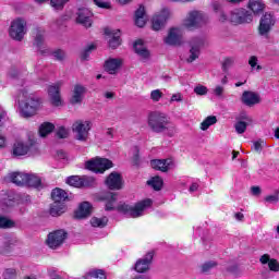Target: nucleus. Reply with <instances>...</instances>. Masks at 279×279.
Segmentation results:
<instances>
[{"instance_id":"1","label":"nucleus","mask_w":279,"mask_h":279,"mask_svg":"<svg viewBox=\"0 0 279 279\" xmlns=\"http://www.w3.org/2000/svg\"><path fill=\"white\" fill-rule=\"evenodd\" d=\"M206 23H208V14L204 11H190L181 25L170 27L168 36H182L186 32H194V29L204 27Z\"/></svg>"},{"instance_id":"2","label":"nucleus","mask_w":279,"mask_h":279,"mask_svg":"<svg viewBox=\"0 0 279 279\" xmlns=\"http://www.w3.org/2000/svg\"><path fill=\"white\" fill-rule=\"evenodd\" d=\"M148 128L156 134H166V136L175 135V124L169 121L167 114L158 111H153L148 114Z\"/></svg>"},{"instance_id":"3","label":"nucleus","mask_w":279,"mask_h":279,"mask_svg":"<svg viewBox=\"0 0 279 279\" xmlns=\"http://www.w3.org/2000/svg\"><path fill=\"white\" fill-rule=\"evenodd\" d=\"M19 106L21 117L29 119V117H34L38 110H40L43 100L38 98V96L29 94L27 93V89L23 88L20 90Z\"/></svg>"},{"instance_id":"4","label":"nucleus","mask_w":279,"mask_h":279,"mask_svg":"<svg viewBox=\"0 0 279 279\" xmlns=\"http://www.w3.org/2000/svg\"><path fill=\"white\" fill-rule=\"evenodd\" d=\"M149 206H151V199L146 198L136 203L134 206H130L128 204L119 205L118 211L122 213L126 217H132L133 219H136L138 217H143V213H145L146 208H149Z\"/></svg>"},{"instance_id":"5","label":"nucleus","mask_w":279,"mask_h":279,"mask_svg":"<svg viewBox=\"0 0 279 279\" xmlns=\"http://www.w3.org/2000/svg\"><path fill=\"white\" fill-rule=\"evenodd\" d=\"M93 129V122L88 120L75 121L72 125V132L74 138L81 143H86L90 136V130Z\"/></svg>"},{"instance_id":"6","label":"nucleus","mask_w":279,"mask_h":279,"mask_svg":"<svg viewBox=\"0 0 279 279\" xmlns=\"http://www.w3.org/2000/svg\"><path fill=\"white\" fill-rule=\"evenodd\" d=\"M169 19H171V10L169 8H163L159 12H156L150 20L153 32H162Z\"/></svg>"},{"instance_id":"7","label":"nucleus","mask_w":279,"mask_h":279,"mask_svg":"<svg viewBox=\"0 0 279 279\" xmlns=\"http://www.w3.org/2000/svg\"><path fill=\"white\" fill-rule=\"evenodd\" d=\"M229 21L233 25H243V23H252L254 16L245 9H234L230 13Z\"/></svg>"},{"instance_id":"8","label":"nucleus","mask_w":279,"mask_h":279,"mask_svg":"<svg viewBox=\"0 0 279 279\" xmlns=\"http://www.w3.org/2000/svg\"><path fill=\"white\" fill-rule=\"evenodd\" d=\"M85 167L94 173H104V171L112 169V161L106 158H96L87 161Z\"/></svg>"},{"instance_id":"9","label":"nucleus","mask_w":279,"mask_h":279,"mask_svg":"<svg viewBox=\"0 0 279 279\" xmlns=\"http://www.w3.org/2000/svg\"><path fill=\"white\" fill-rule=\"evenodd\" d=\"M35 47H37L38 51H40L41 56H49L52 54L56 60H59V62H62L65 58V53L62 49L54 50L51 52L49 49H45V38L43 36L35 37Z\"/></svg>"},{"instance_id":"10","label":"nucleus","mask_w":279,"mask_h":279,"mask_svg":"<svg viewBox=\"0 0 279 279\" xmlns=\"http://www.w3.org/2000/svg\"><path fill=\"white\" fill-rule=\"evenodd\" d=\"M66 239V232L62 229L50 232L47 238V245L51 250H58Z\"/></svg>"},{"instance_id":"11","label":"nucleus","mask_w":279,"mask_h":279,"mask_svg":"<svg viewBox=\"0 0 279 279\" xmlns=\"http://www.w3.org/2000/svg\"><path fill=\"white\" fill-rule=\"evenodd\" d=\"M9 34L10 36H25L27 34V22L21 17L13 20L9 28Z\"/></svg>"},{"instance_id":"12","label":"nucleus","mask_w":279,"mask_h":279,"mask_svg":"<svg viewBox=\"0 0 279 279\" xmlns=\"http://www.w3.org/2000/svg\"><path fill=\"white\" fill-rule=\"evenodd\" d=\"M190 56L186 59V62H195L197 58H199V53H202V47H204V40L199 37H193L190 41Z\"/></svg>"},{"instance_id":"13","label":"nucleus","mask_w":279,"mask_h":279,"mask_svg":"<svg viewBox=\"0 0 279 279\" xmlns=\"http://www.w3.org/2000/svg\"><path fill=\"white\" fill-rule=\"evenodd\" d=\"M76 23L83 25V27L93 26V12L86 8H81L76 12Z\"/></svg>"},{"instance_id":"14","label":"nucleus","mask_w":279,"mask_h":279,"mask_svg":"<svg viewBox=\"0 0 279 279\" xmlns=\"http://www.w3.org/2000/svg\"><path fill=\"white\" fill-rule=\"evenodd\" d=\"M60 88H62V82H57L48 87V95L52 106H62V97L60 96Z\"/></svg>"},{"instance_id":"15","label":"nucleus","mask_w":279,"mask_h":279,"mask_svg":"<svg viewBox=\"0 0 279 279\" xmlns=\"http://www.w3.org/2000/svg\"><path fill=\"white\" fill-rule=\"evenodd\" d=\"M133 50L144 62H147L151 56V52H149V49H147V46L143 39H137L133 43Z\"/></svg>"},{"instance_id":"16","label":"nucleus","mask_w":279,"mask_h":279,"mask_svg":"<svg viewBox=\"0 0 279 279\" xmlns=\"http://www.w3.org/2000/svg\"><path fill=\"white\" fill-rule=\"evenodd\" d=\"M95 180L90 177L72 175L66 179V184L74 186L75 189H82V186H90Z\"/></svg>"},{"instance_id":"17","label":"nucleus","mask_w":279,"mask_h":279,"mask_svg":"<svg viewBox=\"0 0 279 279\" xmlns=\"http://www.w3.org/2000/svg\"><path fill=\"white\" fill-rule=\"evenodd\" d=\"M276 24L274 15L271 13H265L259 22L258 32L260 36H265L268 32H271V26Z\"/></svg>"},{"instance_id":"18","label":"nucleus","mask_w":279,"mask_h":279,"mask_svg":"<svg viewBox=\"0 0 279 279\" xmlns=\"http://www.w3.org/2000/svg\"><path fill=\"white\" fill-rule=\"evenodd\" d=\"M105 184L110 191H120L123 186V178L118 172H111L107 177Z\"/></svg>"},{"instance_id":"19","label":"nucleus","mask_w":279,"mask_h":279,"mask_svg":"<svg viewBox=\"0 0 279 279\" xmlns=\"http://www.w3.org/2000/svg\"><path fill=\"white\" fill-rule=\"evenodd\" d=\"M85 95H86V87L82 84H76L72 88L70 102L73 106H75V104H82V101H84Z\"/></svg>"},{"instance_id":"20","label":"nucleus","mask_w":279,"mask_h":279,"mask_svg":"<svg viewBox=\"0 0 279 279\" xmlns=\"http://www.w3.org/2000/svg\"><path fill=\"white\" fill-rule=\"evenodd\" d=\"M150 167L153 169H156V171H162L163 173L169 171L170 169H173L174 163L173 159H154L150 161Z\"/></svg>"},{"instance_id":"21","label":"nucleus","mask_w":279,"mask_h":279,"mask_svg":"<svg viewBox=\"0 0 279 279\" xmlns=\"http://www.w3.org/2000/svg\"><path fill=\"white\" fill-rule=\"evenodd\" d=\"M17 199L16 195L12 192H1L0 193V208L5 210V208H12V206H16Z\"/></svg>"},{"instance_id":"22","label":"nucleus","mask_w":279,"mask_h":279,"mask_svg":"<svg viewBox=\"0 0 279 279\" xmlns=\"http://www.w3.org/2000/svg\"><path fill=\"white\" fill-rule=\"evenodd\" d=\"M151 260H154V253L149 252L135 263V271H137V274H145V271H148Z\"/></svg>"},{"instance_id":"23","label":"nucleus","mask_w":279,"mask_h":279,"mask_svg":"<svg viewBox=\"0 0 279 279\" xmlns=\"http://www.w3.org/2000/svg\"><path fill=\"white\" fill-rule=\"evenodd\" d=\"M122 64H123V59H119V58L108 59L105 62V71H107V73H110V75H114V73H117L119 69H121Z\"/></svg>"},{"instance_id":"24","label":"nucleus","mask_w":279,"mask_h":279,"mask_svg":"<svg viewBox=\"0 0 279 279\" xmlns=\"http://www.w3.org/2000/svg\"><path fill=\"white\" fill-rule=\"evenodd\" d=\"M242 104L244 106H256V104H260V96L254 92H244L242 94Z\"/></svg>"},{"instance_id":"25","label":"nucleus","mask_w":279,"mask_h":279,"mask_svg":"<svg viewBox=\"0 0 279 279\" xmlns=\"http://www.w3.org/2000/svg\"><path fill=\"white\" fill-rule=\"evenodd\" d=\"M134 21L137 27H145V25L147 24V14L145 13V7L140 5V8L135 11Z\"/></svg>"},{"instance_id":"26","label":"nucleus","mask_w":279,"mask_h":279,"mask_svg":"<svg viewBox=\"0 0 279 279\" xmlns=\"http://www.w3.org/2000/svg\"><path fill=\"white\" fill-rule=\"evenodd\" d=\"M90 213H93V206L88 202H83L78 209L75 213L76 219H85V217H89Z\"/></svg>"},{"instance_id":"27","label":"nucleus","mask_w":279,"mask_h":279,"mask_svg":"<svg viewBox=\"0 0 279 279\" xmlns=\"http://www.w3.org/2000/svg\"><path fill=\"white\" fill-rule=\"evenodd\" d=\"M9 180L13 184H16V186H25V183L27 182V173L13 172L9 174Z\"/></svg>"},{"instance_id":"28","label":"nucleus","mask_w":279,"mask_h":279,"mask_svg":"<svg viewBox=\"0 0 279 279\" xmlns=\"http://www.w3.org/2000/svg\"><path fill=\"white\" fill-rule=\"evenodd\" d=\"M66 211V205L61 202H53L50 206V215L51 217H60V215H63V213Z\"/></svg>"},{"instance_id":"29","label":"nucleus","mask_w":279,"mask_h":279,"mask_svg":"<svg viewBox=\"0 0 279 279\" xmlns=\"http://www.w3.org/2000/svg\"><path fill=\"white\" fill-rule=\"evenodd\" d=\"M24 186H31L33 189H43V180L36 174H27L26 183Z\"/></svg>"},{"instance_id":"30","label":"nucleus","mask_w":279,"mask_h":279,"mask_svg":"<svg viewBox=\"0 0 279 279\" xmlns=\"http://www.w3.org/2000/svg\"><path fill=\"white\" fill-rule=\"evenodd\" d=\"M248 10H252L254 14H260L265 10V2L263 0H248Z\"/></svg>"},{"instance_id":"31","label":"nucleus","mask_w":279,"mask_h":279,"mask_svg":"<svg viewBox=\"0 0 279 279\" xmlns=\"http://www.w3.org/2000/svg\"><path fill=\"white\" fill-rule=\"evenodd\" d=\"M51 197L53 202H60L61 204H64L63 202H65L69 198V194L66 193V191L57 187L52 190Z\"/></svg>"},{"instance_id":"32","label":"nucleus","mask_w":279,"mask_h":279,"mask_svg":"<svg viewBox=\"0 0 279 279\" xmlns=\"http://www.w3.org/2000/svg\"><path fill=\"white\" fill-rule=\"evenodd\" d=\"M102 199L106 203V210H114V203L117 202V194L112 192H106L102 194Z\"/></svg>"},{"instance_id":"33","label":"nucleus","mask_w":279,"mask_h":279,"mask_svg":"<svg viewBox=\"0 0 279 279\" xmlns=\"http://www.w3.org/2000/svg\"><path fill=\"white\" fill-rule=\"evenodd\" d=\"M29 151V146L25 145L23 142H16L13 145V156H25Z\"/></svg>"},{"instance_id":"34","label":"nucleus","mask_w":279,"mask_h":279,"mask_svg":"<svg viewBox=\"0 0 279 279\" xmlns=\"http://www.w3.org/2000/svg\"><path fill=\"white\" fill-rule=\"evenodd\" d=\"M15 245H19V240H7L2 244H0V254H10V250H12V247H14Z\"/></svg>"},{"instance_id":"35","label":"nucleus","mask_w":279,"mask_h":279,"mask_svg":"<svg viewBox=\"0 0 279 279\" xmlns=\"http://www.w3.org/2000/svg\"><path fill=\"white\" fill-rule=\"evenodd\" d=\"M184 37L182 36H167L163 39V43H166V45H170V47H180V45H182V43H184Z\"/></svg>"},{"instance_id":"36","label":"nucleus","mask_w":279,"mask_h":279,"mask_svg":"<svg viewBox=\"0 0 279 279\" xmlns=\"http://www.w3.org/2000/svg\"><path fill=\"white\" fill-rule=\"evenodd\" d=\"M53 130H56V125H53V123L50 122H44L40 126H39V136L45 137L48 134H51V132H53Z\"/></svg>"},{"instance_id":"37","label":"nucleus","mask_w":279,"mask_h":279,"mask_svg":"<svg viewBox=\"0 0 279 279\" xmlns=\"http://www.w3.org/2000/svg\"><path fill=\"white\" fill-rule=\"evenodd\" d=\"M234 62H236V58H234V57L225 58V60L222 61V64H221V69L223 71V73H228V71H230V69H232V66H234Z\"/></svg>"},{"instance_id":"38","label":"nucleus","mask_w":279,"mask_h":279,"mask_svg":"<svg viewBox=\"0 0 279 279\" xmlns=\"http://www.w3.org/2000/svg\"><path fill=\"white\" fill-rule=\"evenodd\" d=\"M19 271L15 268H5L2 271L1 279H17Z\"/></svg>"},{"instance_id":"39","label":"nucleus","mask_w":279,"mask_h":279,"mask_svg":"<svg viewBox=\"0 0 279 279\" xmlns=\"http://www.w3.org/2000/svg\"><path fill=\"white\" fill-rule=\"evenodd\" d=\"M90 225L93 226V228H106V226H108V217H94L90 220Z\"/></svg>"},{"instance_id":"40","label":"nucleus","mask_w":279,"mask_h":279,"mask_svg":"<svg viewBox=\"0 0 279 279\" xmlns=\"http://www.w3.org/2000/svg\"><path fill=\"white\" fill-rule=\"evenodd\" d=\"M217 123V117L215 116H208L202 123H201V130L203 132H206L210 125H215Z\"/></svg>"},{"instance_id":"41","label":"nucleus","mask_w":279,"mask_h":279,"mask_svg":"<svg viewBox=\"0 0 279 279\" xmlns=\"http://www.w3.org/2000/svg\"><path fill=\"white\" fill-rule=\"evenodd\" d=\"M148 186H151L154 191H160L162 189V178L154 177L147 181Z\"/></svg>"},{"instance_id":"42","label":"nucleus","mask_w":279,"mask_h":279,"mask_svg":"<svg viewBox=\"0 0 279 279\" xmlns=\"http://www.w3.org/2000/svg\"><path fill=\"white\" fill-rule=\"evenodd\" d=\"M85 279H106V272L104 270H93L85 276Z\"/></svg>"},{"instance_id":"43","label":"nucleus","mask_w":279,"mask_h":279,"mask_svg":"<svg viewBox=\"0 0 279 279\" xmlns=\"http://www.w3.org/2000/svg\"><path fill=\"white\" fill-rule=\"evenodd\" d=\"M247 125H250L247 122L238 120L234 124L235 132L238 134H245V130H247Z\"/></svg>"},{"instance_id":"44","label":"nucleus","mask_w":279,"mask_h":279,"mask_svg":"<svg viewBox=\"0 0 279 279\" xmlns=\"http://www.w3.org/2000/svg\"><path fill=\"white\" fill-rule=\"evenodd\" d=\"M248 64L252 71H263V66L258 64V57L256 56L250 57Z\"/></svg>"},{"instance_id":"45","label":"nucleus","mask_w":279,"mask_h":279,"mask_svg":"<svg viewBox=\"0 0 279 279\" xmlns=\"http://www.w3.org/2000/svg\"><path fill=\"white\" fill-rule=\"evenodd\" d=\"M95 49H97V45H88L87 48L82 52L81 60H88V58H90V51H95Z\"/></svg>"},{"instance_id":"46","label":"nucleus","mask_w":279,"mask_h":279,"mask_svg":"<svg viewBox=\"0 0 279 279\" xmlns=\"http://www.w3.org/2000/svg\"><path fill=\"white\" fill-rule=\"evenodd\" d=\"M66 3H69V0H50V5L53 10H62Z\"/></svg>"},{"instance_id":"47","label":"nucleus","mask_w":279,"mask_h":279,"mask_svg":"<svg viewBox=\"0 0 279 279\" xmlns=\"http://www.w3.org/2000/svg\"><path fill=\"white\" fill-rule=\"evenodd\" d=\"M0 228H2V229L14 228V221H12L3 216H0Z\"/></svg>"},{"instance_id":"48","label":"nucleus","mask_w":279,"mask_h":279,"mask_svg":"<svg viewBox=\"0 0 279 279\" xmlns=\"http://www.w3.org/2000/svg\"><path fill=\"white\" fill-rule=\"evenodd\" d=\"M120 34H121V29L119 28H112L108 26L104 28L105 36H119Z\"/></svg>"},{"instance_id":"49","label":"nucleus","mask_w":279,"mask_h":279,"mask_svg":"<svg viewBox=\"0 0 279 279\" xmlns=\"http://www.w3.org/2000/svg\"><path fill=\"white\" fill-rule=\"evenodd\" d=\"M217 267V262H207L203 264L202 266V272L203 274H209L211 269H215Z\"/></svg>"},{"instance_id":"50","label":"nucleus","mask_w":279,"mask_h":279,"mask_svg":"<svg viewBox=\"0 0 279 279\" xmlns=\"http://www.w3.org/2000/svg\"><path fill=\"white\" fill-rule=\"evenodd\" d=\"M121 45V37L119 36H112L109 39V47L110 49H117Z\"/></svg>"},{"instance_id":"51","label":"nucleus","mask_w":279,"mask_h":279,"mask_svg":"<svg viewBox=\"0 0 279 279\" xmlns=\"http://www.w3.org/2000/svg\"><path fill=\"white\" fill-rule=\"evenodd\" d=\"M57 136L58 138H69V129L64 126H59L57 129Z\"/></svg>"},{"instance_id":"52","label":"nucleus","mask_w":279,"mask_h":279,"mask_svg":"<svg viewBox=\"0 0 279 279\" xmlns=\"http://www.w3.org/2000/svg\"><path fill=\"white\" fill-rule=\"evenodd\" d=\"M150 99L156 102L160 101V99H162V92H160V89H154L150 93Z\"/></svg>"},{"instance_id":"53","label":"nucleus","mask_w":279,"mask_h":279,"mask_svg":"<svg viewBox=\"0 0 279 279\" xmlns=\"http://www.w3.org/2000/svg\"><path fill=\"white\" fill-rule=\"evenodd\" d=\"M194 93H196L197 95H207L208 94V87L204 86V85H197L194 88Z\"/></svg>"},{"instance_id":"54","label":"nucleus","mask_w":279,"mask_h":279,"mask_svg":"<svg viewBox=\"0 0 279 279\" xmlns=\"http://www.w3.org/2000/svg\"><path fill=\"white\" fill-rule=\"evenodd\" d=\"M238 121H244V123H252V117H250L246 112H241L238 117Z\"/></svg>"},{"instance_id":"55","label":"nucleus","mask_w":279,"mask_h":279,"mask_svg":"<svg viewBox=\"0 0 279 279\" xmlns=\"http://www.w3.org/2000/svg\"><path fill=\"white\" fill-rule=\"evenodd\" d=\"M95 5L98 8H102L105 10H110V2H106L102 0H94Z\"/></svg>"},{"instance_id":"56","label":"nucleus","mask_w":279,"mask_h":279,"mask_svg":"<svg viewBox=\"0 0 279 279\" xmlns=\"http://www.w3.org/2000/svg\"><path fill=\"white\" fill-rule=\"evenodd\" d=\"M268 267L270 271H279V263L277 259H270L268 263Z\"/></svg>"},{"instance_id":"57","label":"nucleus","mask_w":279,"mask_h":279,"mask_svg":"<svg viewBox=\"0 0 279 279\" xmlns=\"http://www.w3.org/2000/svg\"><path fill=\"white\" fill-rule=\"evenodd\" d=\"M198 189H199V181L198 180L193 181L189 187V193H197Z\"/></svg>"},{"instance_id":"58","label":"nucleus","mask_w":279,"mask_h":279,"mask_svg":"<svg viewBox=\"0 0 279 279\" xmlns=\"http://www.w3.org/2000/svg\"><path fill=\"white\" fill-rule=\"evenodd\" d=\"M49 277H50L51 279H64V277H62V275H60V274L58 272V270H56V269H50V270H49Z\"/></svg>"},{"instance_id":"59","label":"nucleus","mask_w":279,"mask_h":279,"mask_svg":"<svg viewBox=\"0 0 279 279\" xmlns=\"http://www.w3.org/2000/svg\"><path fill=\"white\" fill-rule=\"evenodd\" d=\"M223 90H225L223 86L218 85L213 89V93L214 95H216V97H221L223 95Z\"/></svg>"},{"instance_id":"60","label":"nucleus","mask_w":279,"mask_h":279,"mask_svg":"<svg viewBox=\"0 0 279 279\" xmlns=\"http://www.w3.org/2000/svg\"><path fill=\"white\" fill-rule=\"evenodd\" d=\"M278 199H279L278 194L268 195L265 197V202H267L268 204H276V202H278Z\"/></svg>"},{"instance_id":"61","label":"nucleus","mask_w":279,"mask_h":279,"mask_svg":"<svg viewBox=\"0 0 279 279\" xmlns=\"http://www.w3.org/2000/svg\"><path fill=\"white\" fill-rule=\"evenodd\" d=\"M265 142L263 141H256L253 143V149H255L256 151H263V145Z\"/></svg>"},{"instance_id":"62","label":"nucleus","mask_w":279,"mask_h":279,"mask_svg":"<svg viewBox=\"0 0 279 279\" xmlns=\"http://www.w3.org/2000/svg\"><path fill=\"white\" fill-rule=\"evenodd\" d=\"M269 260H271L269 254H264L259 258V263H262V265H267V263L269 264Z\"/></svg>"},{"instance_id":"63","label":"nucleus","mask_w":279,"mask_h":279,"mask_svg":"<svg viewBox=\"0 0 279 279\" xmlns=\"http://www.w3.org/2000/svg\"><path fill=\"white\" fill-rule=\"evenodd\" d=\"M171 101H182V94H174L171 97Z\"/></svg>"},{"instance_id":"64","label":"nucleus","mask_w":279,"mask_h":279,"mask_svg":"<svg viewBox=\"0 0 279 279\" xmlns=\"http://www.w3.org/2000/svg\"><path fill=\"white\" fill-rule=\"evenodd\" d=\"M252 195H258L260 193V189L258 186L251 187Z\"/></svg>"}]
</instances>
